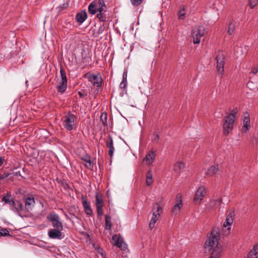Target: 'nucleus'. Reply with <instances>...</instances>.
Wrapping results in <instances>:
<instances>
[{
	"label": "nucleus",
	"mask_w": 258,
	"mask_h": 258,
	"mask_svg": "<svg viewBox=\"0 0 258 258\" xmlns=\"http://www.w3.org/2000/svg\"><path fill=\"white\" fill-rule=\"evenodd\" d=\"M9 231L7 229H3L0 230V235L1 236H7L9 235Z\"/></svg>",
	"instance_id": "obj_35"
},
{
	"label": "nucleus",
	"mask_w": 258,
	"mask_h": 258,
	"mask_svg": "<svg viewBox=\"0 0 258 258\" xmlns=\"http://www.w3.org/2000/svg\"><path fill=\"white\" fill-rule=\"evenodd\" d=\"M236 112L232 111L231 113L226 116L224 119L223 124V134L227 136L232 131L233 126V123L235 120V113Z\"/></svg>",
	"instance_id": "obj_4"
},
{
	"label": "nucleus",
	"mask_w": 258,
	"mask_h": 258,
	"mask_svg": "<svg viewBox=\"0 0 258 258\" xmlns=\"http://www.w3.org/2000/svg\"><path fill=\"white\" fill-rule=\"evenodd\" d=\"M205 34V28L203 26L195 27L192 30L191 36L193 38L194 44H199L201 42V38Z\"/></svg>",
	"instance_id": "obj_8"
},
{
	"label": "nucleus",
	"mask_w": 258,
	"mask_h": 258,
	"mask_svg": "<svg viewBox=\"0 0 258 258\" xmlns=\"http://www.w3.org/2000/svg\"><path fill=\"white\" fill-rule=\"evenodd\" d=\"M155 157V153L153 152H150L144 158V161L148 164H151Z\"/></svg>",
	"instance_id": "obj_24"
},
{
	"label": "nucleus",
	"mask_w": 258,
	"mask_h": 258,
	"mask_svg": "<svg viewBox=\"0 0 258 258\" xmlns=\"http://www.w3.org/2000/svg\"><path fill=\"white\" fill-rule=\"evenodd\" d=\"M60 77L58 79L56 86V89L58 92L62 94L66 91L67 88L68 79L66 72L62 68H60Z\"/></svg>",
	"instance_id": "obj_5"
},
{
	"label": "nucleus",
	"mask_w": 258,
	"mask_h": 258,
	"mask_svg": "<svg viewBox=\"0 0 258 258\" xmlns=\"http://www.w3.org/2000/svg\"><path fill=\"white\" fill-rule=\"evenodd\" d=\"M178 17L179 20L184 19L185 17V13L184 7L178 11Z\"/></svg>",
	"instance_id": "obj_32"
},
{
	"label": "nucleus",
	"mask_w": 258,
	"mask_h": 258,
	"mask_svg": "<svg viewBox=\"0 0 258 258\" xmlns=\"http://www.w3.org/2000/svg\"><path fill=\"white\" fill-rule=\"evenodd\" d=\"M47 219L52 223V225L54 228L59 230L63 229L62 224L60 221L58 215L54 213H51L47 216Z\"/></svg>",
	"instance_id": "obj_9"
},
{
	"label": "nucleus",
	"mask_w": 258,
	"mask_h": 258,
	"mask_svg": "<svg viewBox=\"0 0 258 258\" xmlns=\"http://www.w3.org/2000/svg\"><path fill=\"white\" fill-rule=\"evenodd\" d=\"M220 234L218 229H213L211 232L208 240L205 244V249L206 252H215L217 256L221 254L222 250V247L219 245Z\"/></svg>",
	"instance_id": "obj_2"
},
{
	"label": "nucleus",
	"mask_w": 258,
	"mask_h": 258,
	"mask_svg": "<svg viewBox=\"0 0 258 258\" xmlns=\"http://www.w3.org/2000/svg\"><path fill=\"white\" fill-rule=\"evenodd\" d=\"M107 114L106 113H102L100 116V120L102 122V124L105 125L107 124Z\"/></svg>",
	"instance_id": "obj_33"
},
{
	"label": "nucleus",
	"mask_w": 258,
	"mask_h": 258,
	"mask_svg": "<svg viewBox=\"0 0 258 258\" xmlns=\"http://www.w3.org/2000/svg\"><path fill=\"white\" fill-rule=\"evenodd\" d=\"M251 73L254 75L258 73V67L255 68H253L251 69Z\"/></svg>",
	"instance_id": "obj_40"
},
{
	"label": "nucleus",
	"mask_w": 258,
	"mask_h": 258,
	"mask_svg": "<svg viewBox=\"0 0 258 258\" xmlns=\"http://www.w3.org/2000/svg\"><path fill=\"white\" fill-rule=\"evenodd\" d=\"M104 30H105V27H104V25L100 26V27H99V28L98 30L97 34H100L104 32Z\"/></svg>",
	"instance_id": "obj_39"
},
{
	"label": "nucleus",
	"mask_w": 258,
	"mask_h": 258,
	"mask_svg": "<svg viewBox=\"0 0 258 258\" xmlns=\"http://www.w3.org/2000/svg\"><path fill=\"white\" fill-rule=\"evenodd\" d=\"M247 258H258V244L253 246L248 253Z\"/></svg>",
	"instance_id": "obj_23"
},
{
	"label": "nucleus",
	"mask_w": 258,
	"mask_h": 258,
	"mask_svg": "<svg viewBox=\"0 0 258 258\" xmlns=\"http://www.w3.org/2000/svg\"><path fill=\"white\" fill-rule=\"evenodd\" d=\"M211 255L209 258H220L221 256V254H219L218 256H217V254L215 253V252H211Z\"/></svg>",
	"instance_id": "obj_41"
},
{
	"label": "nucleus",
	"mask_w": 258,
	"mask_h": 258,
	"mask_svg": "<svg viewBox=\"0 0 258 258\" xmlns=\"http://www.w3.org/2000/svg\"><path fill=\"white\" fill-rule=\"evenodd\" d=\"M82 200L83 207L85 209V213L88 215H92L93 214V211L89 203H88L87 200L84 197H82Z\"/></svg>",
	"instance_id": "obj_20"
},
{
	"label": "nucleus",
	"mask_w": 258,
	"mask_h": 258,
	"mask_svg": "<svg viewBox=\"0 0 258 258\" xmlns=\"http://www.w3.org/2000/svg\"><path fill=\"white\" fill-rule=\"evenodd\" d=\"M87 18V14L86 11L85 10L82 11L80 13H78L76 16L77 22L81 24L83 23L86 20Z\"/></svg>",
	"instance_id": "obj_21"
},
{
	"label": "nucleus",
	"mask_w": 258,
	"mask_h": 258,
	"mask_svg": "<svg viewBox=\"0 0 258 258\" xmlns=\"http://www.w3.org/2000/svg\"><path fill=\"white\" fill-rule=\"evenodd\" d=\"M76 117L75 115L68 112L62 118V124L64 128L69 131H72L75 125Z\"/></svg>",
	"instance_id": "obj_7"
},
{
	"label": "nucleus",
	"mask_w": 258,
	"mask_h": 258,
	"mask_svg": "<svg viewBox=\"0 0 258 258\" xmlns=\"http://www.w3.org/2000/svg\"><path fill=\"white\" fill-rule=\"evenodd\" d=\"M111 227V218L110 217L106 215L105 216V227L106 229H110Z\"/></svg>",
	"instance_id": "obj_31"
},
{
	"label": "nucleus",
	"mask_w": 258,
	"mask_h": 258,
	"mask_svg": "<svg viewBox=\"0 0 258 258\" xmlns=\"http://www.w3.org/2000/svg\"><path fill=\"white\" fill-rule=\"evenodd\" d=\"M4 160V157L0 156V167L3 165Z\"/></svg>",
	"instance_id": "obj_44"
},
{
	"label": "nucleus",
	"mask_w": 258,
	"mask_h": 258,
	"mask_svg": "<svg viewBox=\"0 0 258 258\" xmlns=\"http://www.w3.org/2000/svg\"><path fill=\"white\" fill-rule=\"evenodd\" d=\"M162 212V207L158 203H155L153 206L152 217L149 223L150 229H153L156 221L158 220Z\"/></svg>",
	"instance_id": "obj_6"
},
{
	"label": "nucleus",
	"mask_w": 258,
	"mask_h": 258,
	"mask_svg": "<svg viewBox=\"0 0 258 258\" xmlns=\"http://www.w3.org/2000/svg\"><path fill=\"white\" fill-rule=\"evenodd\" d=\"M235 25L236 23L234 22L232 20L229 21V23L228 24V28L227 30V33L229 35H231L233 34L235 29Z\"/></svg>",
	"instance_id": "obj_27"
},
{
	"label": "nucleus",
	"mask_w": 258,
	"mask_h": 258,
	"mask_svg": "<svg viewBox=\"0 0 258 258\" xmlns=\"http://www.w3.org/2000/svg\"><path fill=\"white\" fill-rule=\"evenodd\" d=\"M206 195V189L204 185H201L196 191L194 198V202L199 205Z\"/></svg>",
	"instance_id": "obj_10"
},
{
	"label": "nucleus",
	"mask_w": 258,
	"mask_h": 258,
	"mask_svg": "<svg viewBox=\"0 0 258 258\" xmlns=\"http://www.w3.org/2000/svg\"><path fill=\"white\" fill-rule=\"evenodd\" d=\"M82 160L86 162L85 166L89 169L93 168V164L91 161V157L89 156H85L82 158Z\"/></svg>",
	"instance_id": "obj_28"
},
{
	"label": "nucleus",
	"mask_w": 258,
	"mask_h": 258,
	"mask_svg": "<svg viewBox=\"0 0 258 258\" xmlns=\"http://www.w3.org/2000/svg\"><path fill=\"white\" fill-rule=\"evenodd\" d=\"M88 12L92 15L97 14L96 17L100 22H104L107 21V7L104 0L92 2L88 6Z\"/></svg>",
	"instance_id": "obj_1"
},
{
	"label": "nucleus",
	"mask_w": 258,
	"mask_h": 258,
	"mask_svg": "<svg viewBox=\"0 0 258 258\" xmlns=\"http://www.w3.org/2000/svg\"><path fill=\"white\" fill-rule=\"evenodd\" d=\"M142 2L143 0H131V4L136 7L139 6Z\"/></svg>",
	"instance_id": "obj_36"
},
{
	"label": "nucleus",
	"mask_w": 258,
	"mask_h": 258,
	"mask_svg": "<svg viewBox=\"0 0 258 258\" xmlns=\"http://www.w3.org/2000/svg\"><path fill=\"white\" fill-rule=\"evenodd\" d=\"M127 71H124L123 74L122 79L127 80Z\"/></svg>",
	"instance_id": "obj_43"
},
{
	"label": "nucleus",
	"mask_w": 258,
	"mask_h": 258,
	"mask_svg": "<svg viewBox=\"0 0 258 258\" xmlns=\"http://www.w3.org/2000/svg\"><path fill=\"white\" fill-rule=\"evenodd\" d=\"M5 204H8L11 210L15 212H20L23 210V205L18 200H15L10 192H7L2 200Z\"/></svg>",
	"instance_id": "obj_3"
},
{
	"label": "nucleus",
	"mask_w": 258,
	"mask_h": 258,
	"mask_svg": "<svg viewBox=\"0 0 258 258\" xmlns=\"http://www.w3.org/2000/svg\"><path fill=\"white\" fill-rule=\"evenodd\" d=\"M234 215V212L230 211L226 216L225 221L223 224V228L225 229L224 231L225 234H228L230 233L231 225L233 222Z\"/></svg>",
	"instance_id": "obj_11"
},
{
	"label": "nucleus",
	"mask_w": 258,
	"mask_h": 258,
	"mask_svg": "<svg viewBox=\"0 0 258 258\" xmlns=\"http://www.w3.org/2000/svg\"><path fill=\"white\" fill-rule=\"evenodd\" d=\"M225 56L222 52H219L217 55L216 59L217 61V69L219 74H222L224 72Z\"/></svg>",
	"instance_id": "obj_12"
},
{
	"label": "nucleus",
	"mask_w": 258,
	"mask_h": 258,
	"mask_svg": "<svg viewBox=\"0 0 258 258\" xmlns=\"http://www.w3.org/2000/svg\"><path fill=\"white\" fill-rule=\"evenodd\" d=\"M79 94L80 97H82L83 96V94L81 92H79Z\"/></svg>",
	"instance_id": "obj_45"
},
{
	"label": "nucleus",
	"mask_w": 258,
	"mask_h": 258,
	"mask_svg": "<svg viewBox=\"0 0 258 258\" xmlns=\"http://www.w3.org/2000/svg\"><path fill=\"white\" fill-rule=\"evenodd\" d=\"M185 167L184 163L182 161H178L174 165V170L178 173L180 172Z\"/></svg>",
	"instance_id": "obj_26"
},
{
	"label": "nucleus",
	"mask_w": 258,
	"mask_h": 258,
	"mask_svg": "<svg viewBox=\"0 0 258 258\" xmlns=\"http://www.w3.org/2000/svg\"><path fill=\"white\" fill-rule=\"evenodd\" d=\"M222 198L220 196H214L211 200L207 208L209 210H215L218 208L222 203Z\"/></svg>",
	"instance_id": "obj_14"
},
{
	"label": "nucleus",
	"mask_w": 258,
	"mask_h": 258,
	"mask_svg": "<svg viewBox=\"0 0 258 258\" xmlns=\"http://www.w3.org/2000/svg\"><path fill=\"white\" fill-rule=\"evenodd\" d=\"M218 171L217 165H213L209 167L205 172V174L209 176L214 175Z\"/></svg>",
	"instance_id": "obj_25"
},
{
	"label": "nucleus",
	"mask_w": 258,
	"mask_h": 258,
	"mask_svg": "<svg viewBox=\"0 0 258 258\" xmlns=\"http://www.w3.org/2000/svg\"><path fill=\"white\" fill-rule=\"evenodd\" d=\"M258 0H249V4L251 9L254 8L257 4Z\"/></svg>",
	"instance_id": "obj_34"
},
{
	"label": "nucleus",
	"mask_w": 258,
	"mask_h": 258,
	"mask_svg": "<svg viewBox=\"0 0 258 258\" xmlns=\"http://www.w3.org/2000/svg\"><path fill=\"white\" fill-rule=\"evenodd\" d=\"M127 85V80L122 79L121 82L119 85V87L121 89H124L126 87Z\"/></svg>",
	"instance_id": "obj_38"
},
{
	"label": "nucleus",
	"mask_w": 258,
	"mask_h": 258,
	"mask_svg": "<svg viewBox=\"0 0 258 258\" xmlns=\"http://www.w3.org/2000/svg\"><path fill=\"white\" fill-rule=\"evenodd\" d=\"M152 141L154 142H158L159 140V136L158 134L155 133L153 135V136L152 137Z\"/></svg>",
	"instance_id": "obj_37"
},
{
	"label": "nucleus",
	"mask_w": 258,
	"mask_h": 258,
	"mask_svg": "<svg viewBox=\"0 0 258 258\" xmlns=\"http://www.w3.org/2000/svg\"><path fill=\"white\" fill-rule=\"evenodd\" d=\"M182 207V197L180 194L176 195L175 203L171 209L172 215H177Z\"/></svg>",
	"instance_id": "obj_13"
},
{
	"label": "nucleus",
	"mask_w": 258,
	"mask_h": 258,
	"mask_svg": "<svg viewBox=\"0 0 258 258\" xmlns=\"http://www.w3.org/2000/svg\"><path fill=\"white\" fill-rule=\"evenodd\" d=\"M250 126V120L249 118V115L248 113H246L244 114V116L243 119V126L242 127V131L243 132H246L249 130Z\"/></svg>",
	"instance_id": "obj_19"
},
{
	"label": "nucleus",
	"mask_w": 258,
	"mask_h": 258,
	"mask_svg": "<svg viewBox=\"0 0 258 258\" xmlns=\"http://www.w3.org/2000/svg\"><path fill=\"white\" fill-rule=\"evenodd\" d=\"M95 205L97 208V214L99 216H101L103 214L102 207L104 206V203L103 202L102 196L99 194H96L95 196Z\"/></svg>",
	"instance_id": "obj_17"
},
{
	"label": "nucleus",
	"mask_w": 258,
	"mask_h": 258,
	"mask_svg": "<svg viewBox=\"0 0 258 258\" xmlns=\"http://www.w3.org/2000/svg\"><path fill=\"white\" fill-rule=\"evenodd\" d=\"M25 203L26 207H28L31 205H33L35 203V201L33 198L28 197L26 199Z\"/></svg>",
	"instance_id": "obj_30"
},
{
	"label": "nucleus",
	"mask_w": 258,
	"mask_h": 258,
	"mask_svg": "<svg viewBox=\"0 0 258 258\" xmlns=\"http://www.w3.org/2000/svg\"><path fill=\"white\" fill-rule=\"evenodd\" d=\"M153 175L152 173L151 170L148 171L146 175V184L147 185H150L153 182Z\"/></svg>",
	"instance_id": "obj_29"
},
{
	"label": "nucleus",
	"mask_w": 258,
	"mask_h": 258,
	"mask_svg": "<svg viewBox=\"0 0 258 258\" xmlns=\"http://www.w3.org/2000/svg\"><path fill=\"white\" fill-rule=\"evenodd\" d=\"M9 173H6L3 175H0V180H2L5 179V178L8 177L9 176Z\"/></svg>",
	"instance_id": "obj_42"
},
{
	"label": "nucleus",
	"mask_w": 258,
	"mask_h": 258,
	"mask_svg": "<svg viewBox=\"0 0 258 258\" xmlns=\"http://www.w3.org/2000/svg\"><path fill=\"white\" fill-rule=\"evenodd\" d=\"M62 230L58 229H52L48 231V236L50 238L52 239H61V232Z\"/></svg>",
	"instance_id": "obj_18"
},
{
	"label": "nucleus",
	"mask_w": 258,
	"mask_h": 258,
	"mask_svg": "<svg viewBox=\"0 0 258 258\" xmlns=\"http://www.w3.org/2000/svg\"><path fill=\"white\" fill-rule=\"evenodd\" d=\"M85 76L94 86L99 87L101 85L102 78L99 75L90 74L86 75Z\"/></svg>",
	"instance_id": "obj_15"
},
{
	"label": "nucleus",
	"mask_w": 258,
	"mask_h": 258,
	"mask_svg": "<svg viewBox=\"0 0 258 258\" xmlns=\"http://www.w3.org/2000/svg\"><path fill=\"white\" fill-rule=\"evenodd\" d=\"M106 144L107 147L109 148L108 155L111 157L113 155V152L114 151V148L113 144V140L111 137H109L106 140Z\"/></svg>",
	"instance_id": "obj_22"
},
{
	"label": "nucleus",
	"mask_w": 258,
	"mask_h": 258,
	"mask_svg": "<svg viewBox=\"0 0 258 258\" xmlns=\"http://www.w3.org/2000/svg\"><path fill=\"white\" fill-rule=\"evenodd\" d=\"M112 240L114 242V244L119 248L120 250H125L127 249L126 244L123 241L120 235L117 234L113 235Z\"/></svg>",
	"instance_id": "obj_16"
}]
</instances>
